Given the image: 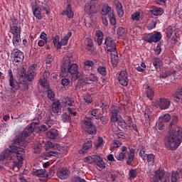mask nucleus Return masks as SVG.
<instances>
[{"instance_id": "1", "label": "nucleus", "mask_w": 182, "mask_h": 182, "mask_svg": "<svg viewBox=\"0 0 182 182\" xmlns=\"http://www.w3.org/2000/svg\"><path fill=\"white\" fill-rule=\"evenodd\" d=\"M182 143V128L176 127L174 129H169L164 139L165 147L168 150H177Z\"/></svg>"}, {"instance_id": "2", "label": "nucleus", "mask_w": 182, "mask_h": 182, "mask_svg": "<svg viewBox=\"0 0 182 182\" xmlns=\"http://www.w3.org/2000/svg\"><path fill=\"white\" fill-rule=\"evenodd\" d=\"M68 73H70L71 76L74 78V80L79 79L82 77V73L79 72V65L76 63L70 62L69 57H65L63 60V64L61 66V75L66 76Z\"/></svg>"}, {"instance_id": "3", "label": "nucleus", "mask_w": 182, "mask_h": 182, "mask_svg": "<svg viewBox=\"0 0 182 182\" xmlns=\"http://www.w3.org/2000/svg\"><path fill=\"white\" fill-rule=\"evenodd\" d=\"M136 156V151L133 148H129L127 146H123L121 147V152L115 155V157L118 161H122L127 159L126 164L127 166H132V163L134 161V157Z\"/></svg>"}, {"instance_id": "4", "label": "nucleus", "mask_w": 182, "mask_h": 182, "mask_svg": "<svg viewBox=\"0 0 182 182\" xmlns=\"http://www.w3.org/2000/svg\"><path fill=\"white\" fill-rule=\"evenodd\" d=\"M81 126L87 134L93 136L97 133L96 125L93 124V119L90 117H85V119L82 121Z\"/></svg>"}, {"instance_id": "5", "label": "nucleus", "mask_w": 182, "mask_h": 182, "mask_svg": "<svg viewBox=\"0 0 182 182\" xmlns=\"http://www.w3.org/2000/svg\"><path fill=\"white\" fill-rule=\"evenodd\" d=\"M13 151H14V160L15 159H17V161L14 162V167H19L23 163V160H25V149L14 146Z\"/></svg>"}, {"instance_id": "6", "label": "nucleus", "mask_w": 182, "mask_h": 182, "mask_svg": "<svg viewBox=\"0 0 182 182\" xmlns=\"http://www.w3.org/2000/svg\"><path fill=\"white\" fill-rule=\"evenodd\" d=\"M37 68L38 65L36 64H33L30 65L27 70V72L23 71V74H21L23 76V79H25V80H27L28 82H32V80L35 79L36 75H38V70H36Z\"/></svg>"}, {"instance_id": "7", "label": "nucleus", "mask_w": 182, "mask_h": 182, "mask_svg": "<svg viewBox=\"0 0 182 182\" xmlns=\"http://www.w3.org/2000/svg\"><path fill=\"white\" fill-rule=\"evenodd\" d=\"M161 38H163V36L161 32H156L155 33H151L144 37V41L147 42V43H157V42L161 41Z\"/></svg>"}, {"instance_id": "8", "label": "nucleus", "mask_w": 182, "mask_h": 182, "mask_svg": "<svg viewBox=\"0 0 182 182\" xmlns=\"http://www.w3.org/2000/svg\"><path fill=\"white\" fill-rule=\"evenodd\" d=\"M9 86L11 87L10 93H16L17 90H19V82L15 80L14 78V74H12V70H9Z\"/></svg>"}, {"instance_id": "9", "label": "nucleus", "mask_w": 182, "mask_h": 182, "mask_svg": "<svg viewBox=\"0 0 182 182\" xmlns=\"http://www.w3.org/2000/svg\"><path fill=\"white\" fill-rule=\"evenodd\" d=\"M109 112L111 113L110 122L117 123L119 122L118 114L122 112V108L117 105H113L111 107Z\"/></svg>"}, {"instance_id": "10", "label": "nucleus", "mask_w": 182, "mask_h": 182, "mask_svg": "<svg viewBox=\"0 0 182 182\" xmlns=\"http://www.w3.org/2000/svg\"><path fill=\"white\" fill-rule=\"evenodd\" d=\"M105 48L107 52H117L116 50V43L113 41V38L110 37H107L105 41Z\"/></svg>"}, {"instance_id": "11", "label": "nucleus", "mask_w": 182, "mask_h": 182, "mask_svg": "<svg viewBox=\"0 0 182 182\" xmlns=\"http://www.w3.org/2000/svg\"><path fill=\"white\" fill-rule=\"evenodd\" d=\"M117 75L119 85L124 87L129 85V77H127V72L122 70L119 73H117Z\"/></svg>"}, {"instance_id": "12", "label": "nucleus", "mask_w": 182, "mask_h": 182, "mask_svg": "<svg viewBox=\"0 0 182 182\" xmlns=\"http://www.w3.org/2000/svg\"><path fill=\"white\" fill-rule=\"evenodd\" d=\"M14 154V146H11L10 149H6L4 153L1 154L0 160H5V159H8V160H15Z\"/></svg>"}, {"instance_id": "13", "label": "nucleus", "mask_w": 182, "mask_h": 182, "mask_svg": "<svg viewBox=\"0 0 182 182\" xmlns=\"http://www.w3.org/2000/svg\"><path fill=\"white\" fill-rule=\"evenodd\" d=\"M84 11L87 15H93L96 14V4L94 0H91L90 2L85 4Z\"/></svg>"}, {"instance_id": "14", "label": "nucleus", "mask_w": 182, "mask_h": 182, "mask_svg": "<svg viewBox=\"0 0 182 182\" xmlns=\"http://www.w3.org/2000/svg\"><path fill=\"white\" fill-rule=\"evenodd\" d=\"M157 105L161 110H167L171 105V102L168 99L161 98L156 102Z\"/></svg>"}, {"instance_id": "15", "label": "nucleus", "mask_w": 182, "mask_h": 182, "mask_svg": "<svg viewBox=\"0 0 182 182\" xmlns=\"http://www.w3.org/2000/svg\"><path fill=\"white\" fill-rule=\"evenodd\" d=\"M29 87V81L23 78V75H21L18 79V90H28Z\"/></svg>"}, {"instance_id": "16", "label": "nucleus", "mask_w": 182, "mask_h": 182, "mask_svg": "<svg viewBox=\"0 0 182 182\" xmlns=\"http://www.w3.org/2000/svg\"><path fill=\"white\" fill-rule=\"evenodd\" d=\"M93 160L95 164L97 166V167L100 168V170H103V168H105L106 164L103 161V158L99 155H94L93 156Z\"/></svg>"}, {"instance_id": "17", "label": "nucleus", "mask_w": 182, "mask_h": 182, "mask_svg": "<svg viewBox=\"0 0 182 182\" xmlns=\"http://www.w3.org/2000/svg\"><path fill=\"white\" fill-rule=\"evenodd\" d=\"M60 15H63V16H66L67 18H68L69 19H72V18L75 16V14L72 10V6H70V4H68L65 8V10H63L61 11Z\"/></svg>"}, {"instance_id": "18", "label": "nucleus", "mask_w": 182, "mask_h": 182, "mask_svg": "<svg viewBox=\"0 0 182 182\" xmlns=\"http://www.w3.org/2000/svg\"><path fill=\"white\" fill-rule=\"evenodd\" d=\"M57 176L60 180H66L70 176V171L67 168H63L57 172Z\"/></svg>"}, {"instance_id": "19", "label": "nucleus", "mask_w": 182, "mask_h": 182, "mask_svg": "<svg viewBox=\"0 0 182 182\" xmlns=\"http://www.w3.org/2000/svg\"><path fill=\"white\" fill-rule=\"evenodd\" d=\"M16 51L14 53V61L16 63H21L23 62L24 56L23 53L18 49H16Z\"/></svg>"}, {"instance_id": "20", "label": "nucleus", "mask_w": 182, "mask_h": 182, "mask_svg": "<svg viewBox=\"0 0 182 182\" xmlns=\"http://www.w3.org/2000/svg\"><path fill=\"white\" fill-rule=\"evenodd\" d=\"M164 177H166V172L164 169L159 168L156 171H155L154 178L156 182L161 181V179L164 178Z\"/></svg>"}, {"instance_id": "21", "label": "nucleus", "mask_w": 182, "mask_h": 182, "mask_svg": "<svg viewBox=\"0 0 182 182\" xmlns=\"http://www.w3.org/2000/svg\"><path fill=\"white\" fill-rule=\"evenodd\" d=\"M46 137H48V139L55 140V139H58V137H59V131H58L57 129H51L46 132Z\"/></svg>"}, {"instance_id": "22", "label": "nucleus", "mask_w": 182, "mask_h": 182, "mask_svg": "<svg viewBox=\"0 0 182 182\" xmlns=\"http://www.w3.org/2000/svg\"><path fill=\"white\" fill-rule=\"evenodd\" d=\"M172 100L173 102H182V87L181 89H178L175 94L172 96Z\"/></svg>"}, {"instance_id": "23", "label": "nucleus", "mask_w": 182, "mask_h": 182, "mask_svg": "<svg viewBox=\"0 0 182 182\" xmlns=\"http://www.w3.org/2000/svg\"><path fill=\"white\" fill-rule=\"evenodd\" d=\"M112 14H113L112 7L109 6L108 5L103 6L101 10V15H103V16H107V18L109 16H111Z\"/></svg>"}, {"instance_id": "24", "label": "nucleus", "mask_w": 182, "mask_h": 182, "mask_svg": "<svg viewBox=\"0 0 182 182\" xmlns=\"http://www.w3.org/2000/svg\"><path fill=\"white\" fill-rule=\"evenodd\" d=\"M62 110V107L60 105V101L55 100L52 104V112L53 113H59Z\"/></svg>"}, {"instance_id": "25", "label": "nucleus", "mask_w": 182, "mask_h": 182, "mask_svg": "<svg viewBox=\"0 0 182 182\" xmlns=\"http://www.w3.org/2000/svg\"><path fill=\"white\" fill-rule=\"evenodd\" d=\"M10 32L13 34V36H21V29L20 26H10Z\"/></svg>"}, {"instance_id": "26", "label": "nucleus", "mask_w": 182, "mask_h": 182, "mask_svg": "<svg viewBox=\"0 0 182 182\" xmlns=\"http://www.w3.org/2000/svg\"><path fill=\"white\" fill-rule=\"evenodd\" d=\"M92 149V141H87L84 143L82 145V148L79 151L80 154H85V153H87V150Z\"/></svg>"}, {"instance_id": "27", "label": "nucleus", "mask_w": 182, "mask_h": 182, "mask_svg": "<svg viewBox=\"0 0 182 182\" xmlns=\"http://www.w3.org/2000/svg\"><path fill=\"white\" fill-rule=\"evenodd\" d=\"M150 12L155 16H160L164 14V11L160 7H153L150 9Z\"/></svg>"}, {"instance_id": "28", "label": "nucleus", "mask_w": 182, "mask_h": 182, "mask_svg": "<svg viewBox=\"0 0 182 182\" xmlns=\"http://www.w3.org/2000/svg\"><path fill=\"white\" fill-rule=\"evenodd\" d=\"M97 76L95 75V74H91L88 77L84 78L85 83L87 85H92L94 82H97Z\"/></svg>"}, {"instance_id": "29", "label": "nucleus", "mask_w": 182, "mask_h": 182, "mask_svg": "<svg viewBox=\"0 0 182 182\" xmlns=\"http://www.w3.org/2000/svg\"><path fill=\"white\" fill-rule=\"evenodd\" d=\"M14 142L16 144H18V146H20V147H26L28 144V141L25 140V138L21 136L17 139H15Z\"/></svg>"}, {"instance_id": "30", "label": "nucleus", "mask_w": 182, "mask_h": 182, "mask_svg": "<svg viewBox=\"0 0 182 182\" xmlns=\"http://www.w3.org/2000/svg\"><path fill=\"white\" fill-rule=\"evenodd\" d=\"M71 36H72V31H69L68 33H67L65 36L60 40L61 46H66Z\"/></svg>"}, {"instance_id": "31", "label": "nucleus", "mask_w": 182, "mask_h": 182, "mask_svg": "<svg viewBox=\"0 0 182 182\" xmlns=\"http://www.w3.org/2000/svg\"><path fill=\"white\" fill-rule=\"evenodd\" d=\"M138 151H139V157H141L143 160H145L146 155L147 154H146V146L143 144H140L138 146Z\"/></svg>"}, {"instance_id": "32", "label": "nucleus", "mask_w": 182, "mask_h": 182, "mask_svg": "<svg viewBox=\"0 0 182 182\" xmlns=\"http://www.w3.org/2000/svg\"><path fill=\"white\" fill-rule=\"evenodd\" d=\"M60 37L59 35H56L53 38V43L54 45V48H56L57 49H61L62 45L60 43Z\"/></svg>"}, {"instance_id": "33", "label": "nucleus", "mask_w": 182, "mask_h": 182, "mask_svg": "<svg viewBox=\"0 0 182 182\" xmlns=\"http://www.w3.org/2000/svg\"><path fill=\"white\" fill-rule=\"evenodd\" d=\"M33 130H35L33 124L28 125L23 132L24 137H29L33 133Z\"/></svg>"}, {"instance_id": "34", "label": "nucleus", "mask_w": 182, "mask_h": 182, "mask_svg": "<svg viewBox=\"0 0 182 182\" xmlns=\"http://www.w3.org/2000/svg\"><path fill=\"white\" fill-rule=\"evenodd\" d=\"M21 42H22V40H21V36H13L12 43L14 48L16 49L21 48Z\"/></svg>"}, {"instance_id": "35", "label": "nucleus", "mask_w": 182, "mask_h": 182, "mask_svg": "<svg viewBox=\"0 0 182 182\" xmlns=\"http://www.w3.org/2000/svg\"><path fill=\"white\" fill-rule=\"evenodd\" d=\"M173 73H176V71L172 70H165L164 71L161 72L159 77H161V79H166V77H168V76H171V75H173Z\"/></svg>"}, {"instance_id": "36", "label": "nucleus", "mask_w": 182, "mask_h": 182, "mask_svg": "<svg viewBox=\"0 0 182 182\" xmlns=\"http://www.w3.org/2000/svg\"><path fill=\"white\" fill-rule=\"evenodd\" d=\"M114 53L116 54H111V63L113 68H116L119 63V55H117V51Z\"/></svg>"}, {"instance_id": "37", "label": "nucleus", "mask_w": 182, "mask_h": 182, "mask_svg": "<svg viewBox=\"0 0 182 182\" xmlns=\"http://www.w3.org/2000/svg\"><path fill=\"white\" fill-rule=\"evenodd\" d=\"M146 157L148 165L151 166H154V160L156 159V156H154L153 154H146Z\"/></svg>"}, {"instance_id": "38", "label": "nucleus", "mask_w": 182, "mask_h": 182, "mask_svg": "<svg viewBox=\"0 0 182 182\" xmlns=\"http://www.w3.org/2000/svg\"><path fill=\"white\" fill-rule=\"evenodd\" d=\"M85 45H87V49L90 53H93V51L95 50L93 49V41L91 40L90 38H87L85 41Z\"/></svg>"}, {"instance_id": "39", "label": "nucleus", "mask_w": 182, "mask_h": 182, "mask_svg": "<svg viewBox=\"0 0 182 182\" xmlns=\"http://www.w3.org/2000/svg\"><path fill=\"white\" fill-rule=\"evenodd\" d=\"M117 14L119 18H122L124 15V10H123V5L120 2H117L116 4Z\"/></svg>"}, {"instance_id": "40", "label": "nucleus", "mask_w": 182, "mask_h": 182, "mask_svg": "<svg viewBox=\"0 0 182 182\" xmlns=\"http://www.w3.org/2000/svg\"><path fill=\"white\" fill-rule=\"evenodd\" d=\"M117 33L119 36H121V38H126L127 35V29L123 27H119L117 29Z\"/></svg>"}, {"instance_id": "41", "label": "nucleus", "mask_w": 182, "mask_h": 182, "mask_svg": "<svg viewBox=\"0 0 182 182\" xmlns=\"http://www.w3.org/2000/svg\"><path fill=\"white\" fill-rule=\"evenodd\" d=\"M92 116H94V117H97V120H99L100 118V116H102V109L99 108L94 109L91 111Z\"/></svg>"}, {"instance_id": "42", "label": "nucleus", "mask_w": 182, "mask_h": 182, "mask_svg": "<svg viewBox=\"0 0 182 182\" xmlns=\"http://www.w3.org/2000/svg\"><path fill=\"white\" fill-rule=\"evenodd\" d=\"M38 83L45 89H49V83H48L47 78L41 77L38 80Z\"/></svg>"}, {"instance_id": "43", "label": "nucleus", "mask_w": 182, "mask_h": 182, "mask_svg": "<svg viewBox=\"0 0 182 182\" xmlns=\"http://www.w3.org/2000/svg\"><path fill=\"white\" fill-rule=\"evenodd\" d=\"M146 97L149 99V100H153V97H154V90L149 87H147L146 90Z\"/></svg>"}, {"instance_id": "44", "label": "nucleus", "mask_w": 182, "mask_h": 182, "mask_svg": "<svg viewBox=\"0 0 182 182\" xmlns=\"http://www.w3.org/2000/svg\"><path fill=\"white\" fill-rule=\"evenodd\" d=\"M180 173L178 171H172L171 181V182H179Z\"/></svg>"}, {"instance_id": "45", "label": "nucleus", "mask_w": 182, "mask_h": 182, "mask_svg": "<svg viewBox=\"0 0 182 182\" xmlns=\"http://www.w3.org/2000/svg\"><path fill=\"white\" fill-rule=\"evenodd\" d=\"M161 59L159 58H155L152 60V64L154 65L156 69H159V68L161 66Z\"/></svg>"}, {"instance_id": "46", "label": "nucleus", "mask_w": 182, "mask_h": 182, "mask_svg": "<svg viewBox=\"0 0 182 182\" xmlns=\"http://www.w3.org/2000/svg\"><path fill=\"white\" fill-rule=\"evenodd\" d=\"M47 157H62V153L56 151H50L46 154Z\"/></svg>"}, {"instance_id": "47", "label": "nucleus", "mask_w": 182, "mask_h": 182, "mask_svg": "<svg viewBox=\"0 0 182 182\" xmlns=\"http://www.w3.org/2000/svg\"><path fill=\"white\" fill-rule=\"evenodd\" d=\"M33 14L34 16L36 18V19H38V21H41L43 18L42 13L41 12V11L38 10V8H35L33 9Z\"/></svg>"}, {"instance_id": "48", "label": "nucleus", "mask_w": 182, "mask_h": 182, "mask_svg": "<svg viewBox=\"0 0 182 182\" xmlns=\"http://www.w3.org/2000/svg\"><path fill=\"white\" fill-rule=\"evenodd\" d=\"M40 8L41 11H44L46 12V15H49L50 14V9H49V6L48 4H46V3H42L40 5Z\"/></svg>"}, {"instance_id": "49", "label": "nucleus", "mask_w": 182, "mask_h": 182, "mask_svg": "<svg viewBox=\"0 0 182 182\" xmlns=\"http://www.w3.org/2000/svg\"><path fill=\"white\" fill-rule=\"evenodd\" d=\"M46 170L45 169H36L33 171V175L36 176V177H43L45 176Z\"/></svg>"}, {"instance_id": "50", "label": "nucleus", "mask_w": 182, "mask_h": 182, "mask_svg": "<svg viewBox=\"0 0 182 182\" xmlns=\"http://www.w3.org/2000/svg\"><path fill=\"white\" fill-rule=\"evenodd\" d=\"M97 73L101 75V76H106L107 75V71L106 70V68L100 65L97 68Z\"/></svg>"}, {"instance_id": "51", "label": "nucleus", "mask_w": 182, "mask_h": 182, "mask_svg": "<svg viewBox=\"0 0 182 182\" xmlns=\"http://www.w3.org/2000/svg\"><path fill=\"white\" fill-rule=\"evenodd\" d=\"M84 100L87 105H90V103H93V99L92 98V95L89 93H86L83 95Z\"/></svg>"}, {"instance_id": "52", "label": "nucleus", "mask_w": 182, "mask_h": 182, "mask_svg": "<svg viewBox=\"0 0 182 182\" xmlns=\"http://www.w3.org/2000/svg\"><path fill=\"white\" fill-rule=\"evenodd\" d=\"M118 129H122L123 130L127 129V124L124 119H121L119 121L118 119Z\"/></svg>"}, {"instance_id": "53", "label": "nucleus", "mask_w": 182, "mask_h": 182, "mask_svg": "<svg viewBox=\"0 0 182 182\" xmlns=\"http://www.w3.org/2000/svg\"><path fill=\"white\" fill-rule=\"evenodd\" d=\"M122 146V141L115 139L114 141L111 144V149L114 150V149H118V147H120Z\"/></svg>"}, {"instance_id": "54", "label": "nucleus", "mask_w": 182, "mask_h": 182, "mask_svg": "<svg viewBox=\"0 0 182 182\" xmlns=\"http://www.w3.org/2000/svg\"><path fill=\"white\" fill-rule=\"evenodd\" d=\"M47 97L49 99V100H51V102L55 101V92H53L52 90H47Z\"/></svg>"}, {"instance_id": "55", "label": "nucleus", "mask_w": 182, "mask_h": 182, "mask_svg": "<svg viewBox=\"0 0 182 182\" xmlns=\"http://www.w3.org/2000/svg\"><path fill=\"white\" fill-rule=\"evenodd\" d=\"M153 116V112L150 109H146L144 112L145 120H149Z\"/></svg>"}, {"instance_id": "56", "label": "nucleus", "mask_w": 182, "mask_h": 182, "mask_svg": "<svg viewBox=\"0 0 182 182\" xmlns=\"http://www.w3.org/2000/svg\"><path fill=\"white\" fill-rule=\"evenodd\" d=\"M61 119L63 123H69V122H70V116L69 114H67L66 113H63L61 115Z\"/></svg>"}, {"instance_id": "57", "label": "nucleus", "mask_w": 182, "mask_h": 182, "mask_svg": "<svg viewBox=\"0 0 182 182\" xmlns=\"http://www.w3.org/2000/svg\"><path fill=\"white\" fill-rule=\"evenodd\" d=\"M84 66L87 69H90V68L95 66V63L90 60H87L84 62Z\"/></svg>"}, {"instance_id": "58", "label": "nucleus", "mask_w": 182, "mask_h": 182, "mask_svg": "<svg viewBox=\"0 0 182 182\" xmlns=\"http://www.w3.org/2000/svg\"><path fill=\"white\" fill-rule=\"evenodd\" d=\"M54 58L53 55L50 54H48L46 58V65H52V62H53Z\"/></svg>"}, {"instance_id": "59", "label": "nucleus", "mask_w": 182, "mask_h": 182, "mask_svg": "<svg viewBox=\"0 0 182 182\" xmlns=\"http://www.w3.org/2000/svg\"><path fill=\"white\" fill-rule=\"evenodd\" d=\"M108 20L109 21V23L111 25L114 26L116 23V17H114V14L112 13L111 16H108L107 17Z\"/></svg>"}, {"instance_id": "60", "label": "nucleus", "mask_w": 182, "mask_h": 182, "mask_svg": "<svg viewBox=\"0 0 182 182\" xmlns=\"http://www.w3.org/2000/svg\"><path fill=\"white\" fill-rule=\"evenodd\" d=\"M132 21H139L140 20V12L136 11L131 16Z\"/></svg>"}, {"instance_id": "61", "label": "nucleus", "mask_w": 182, "mask_h": 182, "mask_svg": "<svg viewBox=\"0 0 182 182\" xmlns=\"http://www.w3.org/2000/svg\"><path fill=\"white\" fill-rule=\"evenodd\" d=\"M173 36V28L171 26H168L166 28V38L167 39H170L171 36Z\"/></svg>"}, {"instance_id": "62", "label": "nucleus", "mask_w": 182, "mask_h": 182, "mask_svg": "<svg viewBox=\"0 0 182 182\" xmlns=\"http://www.w3.org/2000/svg\"><path fill=\"white\" fill-rule=\"evenodd\" d=\"M178 123V118L176 116L172 117L171 122H170V127H173V126H176Z\"/></svg>"}, {"instance_id": "63", "label": "nucleus", "mask_w": 182, "mask_h": 182, "mask_svg": "<svg viewBox=\"0 0 182 182\" xmlns=\"http://www.w3.org/2000/svg\"><path fill=\"white\" fill-rule=\"evenodd\" d=\"M75 105V100L70 97H68L65 101V106H73Z\"/></svg>"}, {"instance_id": "64", "label": "nucleus", "mask_w": 182, "mask_h": 182, "mask_svg": "<svg viewBox=\"0 0 182 182\" xmlns=\"http://www.w3.org/2000/svg\"><path fill=\"white\" fill-rule=\"evenodd\" d=\"M99 119H100L102 124H107V122H109V117L102 116L100 117Z\"/></svg>"}]
</instances>
